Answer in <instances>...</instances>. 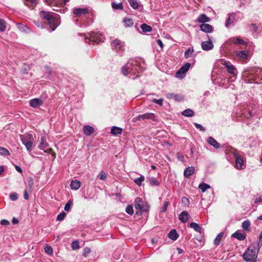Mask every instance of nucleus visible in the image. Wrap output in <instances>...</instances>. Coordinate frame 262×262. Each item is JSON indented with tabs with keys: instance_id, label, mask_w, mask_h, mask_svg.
<instances>
[{
	"instance_id": "41",
	"label": "nucleus",
	"mask_w": 262,
	"mask_h": 262,
	"mask_svg": "<svg viewBox=\"0 0 262 262\" xmlns=\"http://www.w3.org/2000/svg\"><path fill=\"white\" fill-rule=\"evenodd\" d=\"M193 52V48H188L186 51H185L184 53V57L185 58H188V57H193L192 53Z\"/></svg>"
},
{
	"instance_id": "1",
	"label": "nucleus",
	"mask_w": 262,
	"mask_h": 262,
	"mask_svg": "<svg viewBox=\"0 0 262 262\" xmlns=\"http://www.w3.org/2000/svg\"><path fill=\"white\" fill-rule=\"evenodd\" d=\"M141 67L139 62L135 60H129L121 68V72L123 75L127 76L129 74L135 75L139 73Z\"/></svg>"
},
{
	"instance_id": "18",
	"label": "nucleus",
	"mask_w": 262,
	"mask_h": 262,
	"mask_svg": "<svg viewBox=\"0 0 262 262\" xmlns=\"http://www.w3.org/2000/svg\"><path fill=\"white\" fill-rule=\"evenodd\" d=\"M189 215L186 211L181 212L179 215V220L183 223H186L189 219Z\"/></svg>"
},
{
	"instance_id": "23",
	"label": "nucleus",
	"mask_w": 262,
	"mask_h": 262,
	"mask_svg": "<svg viewBox=\"0 0 262 262\" xmlns=\"http://www.w3.org/2000/svg\"><path fill=\"white\" fill-rule=\"evenodd\" d=\"M20 140L23 143L30 141V140L33 141V136L31 134H26L20 136Z\"/></svg>"
},
{
	"instance_id": "36",
	"label": "nucleus",
	"mask_w": 262,
	"mask_h": 262,
	"mask_svg": "<svg viewBox=\"0 0 262 262\" xmlns=\"http://www.w3.org/2000/svg\"><path fill=\"white\" fill-rule=\"evenodd\" d=\"M141 28L144 33L149 32L152 30L151 27L150 26L146 25V24H143L141 25Z\"/></svg>"
},
{
	"instance_id": "13",
	"label": "nucleus",
	"mask_w": 262,
	"mask_h": 262,
	"mask_svg": "<svg viewBox=\"0 0 262 262\" xmlns=\"http://www.w3.org/2000/svg\"><path fill=\"white\" fill-rule=\"evenodd\" d=\"M166 97L168 99H173L176 101H180L183 99L182 96L175 93H167Z\"/></svg>"
},
{
	"instance_id": "2",
	"label": "nucleus",
	"mask_w": 262,
	"mask_h": 262,
	"mask_svg": "<svg viewBox=\"0 0 262 262\" xmlns=\"http://www.w3.org/2000/svg\"><path fill=\"white\" fill-rule=\"evenodd\" d=\"M259 249L255 244L250 245L243 254V257L247 262H255Z\"/></svg>"
},
{
	"instance_id": "61",
	"label": "nucleus",
	"mask_w": 262,
	"mask_h": 262,
	"mask_svg": "<svg viewBox=\"0 0 262 262\" xmlns=\"http://www.w3.org/2000/svg\"><path fill=\"white\" fill-rule=\"evenodd\" d=\"M169 204V203L168 201H165L164 202V205L163 207L162 208V209L161 210V212H165Z\"/></svg>"
},
{
	"instance_id": "50",
	"label": "nucleus",
	"mask_w": 262,
	"mask_h": 262,
	"mask_svg": "<svg viewBox=\"0 0 262 262\" xmlns=\"http://www.w3.org/2000/svg\"><path fill=\"white\" fill-rule=\"evenodd\" d=\"M125 211L127 213L132 215L134 213L133 207L132 205H128L126 207Z\"/></svg>"
},
{
	"instance_id": "6",
	"label": "nucleus",
	"mask_w": 262,
	"mask_h": 262,
	"mask_svg": "<svg viewBox=\"0 0 262 262\" xmlns=\"http://www.w3.org/2000/svg\"><path fill=\"white\" fill-rule=\"evenodd\" d=\"M232 152L235 158L236 167L238 169H242L243 163V158L239 156L237 150L235 149H232Z\"/></svg>"
},
{
	"instance_id": "4",
	"label": "nucleus",
	"mask_w": 262,
	"mask_h": 262,
	"mask_svg": "<svg viewBox=\"0 0 262 262\" xmlns=\"http://www.w3.org/2000/svg\"><path fill=\"white\" fill-rule=\"evenodd\" d=\"M85 37V41L88 43L96 42L99 43L103 41L102 35L98 32H92L88 34H83Z\"/></svg>"
},
{
	"instance_id": "7",
	"label": "nucleus",
	"mask_w": 262,
	"mask_h": 262,
	"mask_svg": "<svg viewBox=\"0 0 262 262\" xmlns=\"http://www.w3.org/2000/svg\"><path fill=\"white\" fill-rule=\"evenodd\" d=\"M223 65L226 68L229 74L233 75V77H235L236 76L237 71L233 64H230L229 61H224L223 63Z\"/></svg>"
},
{
	"instance_id": "56",
	"label": "nucleus",
	"mask_w": 262,
	"mask_h": 262,
	"mask_svg": "<svg viewBox=\"0 0 262 262\" xmlns=\"http://www.w3.org/2000/svg\"><path fill=\"white\" fill-rule=\"evenodd\" d=\"M91 250L89 247H85L83 249V256L86 257L91 252Z\"/></svg>"
},
{
	"instance_id": "3",
	"label": "nucleus",
	"mask_w": 262,
	"mask_h": 262,
	"mask_svg": "<svg viewBox=\"0 0 262 262\" xmlns=\"http://www.w3.org/2000/svg\"><path fill=\"white\" fill-rule=\"evenodd\" d=\"M149 205L144 202L141 198H137L135 200V208L136 209V213L141 215L143 212H147L149 209Z\"/></svg>"
},
{
	"instance_id": "19",
	"label": "nucleus",
	"mask_w": 262,
	"mask_h": 262,
	"mask_svg": "<svg viewBox=\"0 0 262 262\" xmlns=\"http://www.w3.org/2000/svg\"><path fill=\"white\" fill-rule=\"evenodd\" d=\"M189 227L193 228L195 231L200 233V234L203 233L204 229L198 224L192 222L190 224Z\"/></svg>"
},
{
	"instance_id": "12",
	"label": "nucleus",
	"mask_w": 262,
	"mask_h": 262,
	"mask_svg": "<svg viewBox=\"0 0 262 262\" xmlns=\"http://www.w3.org/2000/svg\"><path fill=\"white\" fill-rule=\"evenodd\" d=\"M201 47L203 50L209 51L213 48V45L211 40L209 39L208 41L202 42Z\"/></svg>"
},
{
	"instance_id": "25",
	"label": "nucleus",
	"mask_w": 262,
	"mask_h": 262,
	"mask_svg": "<svg viewBox=\"0 0 262 262\" xmlns=\"http://www.w3.org/2000/svg\"><path fill=\"white\" fill-rule=\"evenodd\" d=\"M194 172V168L192 166L187 167L184 171V176L188 178L190 176L192 175Z\"/></svg>"
},
{
	"instance_id": "34",
	"label": "nucleus",
	"mask_w": 262,
	"mask_h": 262,
	"mask_svg": "<svg viewBox=\"0 0 262 262\" xmlns=\"http://www.w3.org/2000/svg\"><path fill=\"white\" fill-rule=\"evenodd\" d=\"M250 222L249 220H245L242 223V228L245 231H250Z\"/></svg>"
},
{
	"instance_id": "17",
	"label": "nucleus",
	"mask_w": 262,
	"mask_h": 262,
	"mask_svg": "<svg viewBox=\"0 0 262 262\" xmlns=\"http://www.w3.org/2000/svg\"><path fill=\"white\" fill-rule=\"evenodd\" d=\"M43 103V102L41 99L39 98H34L31 99L30 101V105L31 106L35 108L38 106L41 105Z\"/></svg>"
},
{
	"instance_id": "43",
	"label": "nucleus",
	"mask_w": 262,
	"mask_h": 262,
	"mask_svg": "<svg viewBox=\"0 0 262 262\" xmlns=\"http://www.w3.org/2000/svg\"><path fill=\"white\" fill-rule=\"evenodd\" d=\"M73 205V202L70 200L68 201L67 204L64 206V209L66 211L69 212L71 210V207Z\"/></svg>"
},
{
	"instance_id": "54",
	"label": "nucleus",
	"mask_w": 262,
	"mask_h": 262,
	"mask_svg": "<svg viewBox=\"0 0 262 262\" xmlns=\"http://www.w3.org/2000/svg\"><path fill=\"white\" fill-rule=\"evenodd\" d=\"M98 177L101 180H104L106 178V175L105 173L103 170H102L100 172Z\"/></svg>"
},
{
	"instance_id": "29",
	"label": "nucleus",
	"mask_w": 262,
	"mask_h": 262,
	"mask_svg": "<svg viewBox=\"0 0 262 262\" xmlns=\"http://www.w3.org/2000/svg\"><path fill=\"white\" fill-rule=\"evenodd\" d=\"M168 237L173 240L176 241L178 239L179 235L178 234L176 230L172 229L168 233Z\"/></svg>"
},
{
	"instance_id": "55",
	"label": "nucleus",
	"mask_w": 262,
	"mask_h": 262,
	"mask_svg": "<svg viewBox=\"0 0 262 262\" xmlns=\"http://www.w3.org/2000/svg\"><path fill=\"white\" fill-rule=\"evenodd\" d=\"M256 246L258 247V249H260V248L262 246V230L261 232L260 233V235L259 236V241L257 244H255Z\"/></svg>"
},
{
	"instance_id": "16",
	"label": "nucleus",
	"mask_w": 262,
	"mask_h": 262,
	"mask_svg": "<svg viewBox=\"0 0 262 262\" xmlns=\"http://www.w3.org/2000/svg\"><path fill=\"white\" fill-rule=\"evenodd\" d=\"M229 41L231 43L246 45L247 42L238 37L230 38Z\"/></svg>"
},
{
	"instance_id": "30",
	"label": "nucleus",
	"mask_w": 262,
	"mask_h": 262,
	"mask_svg": "<svg viewBox=\"0 0 262 262\" xmlns=\"http://www.w3.org/2000/svg\"><path fill=\"white\" fill-rule=\"evenodd\" d=\"M71 189L77 190L80 187V182L78 180L72 181L70 184Z\"/></svg>"
},
{
	"instance_id": "42",
	"label": "nucleus",
	"mask_w": 262,
	"mask_h": 262,
	"mask_svg": "<svg viewBox=\"0 0 262 262\" xmlns=\"http://www.w3.org/2000/svg\"><path fill=\"white\" fill-rule=\"evenodd\" d=\"M34 185V180L31 177L29 178L28 182V191L31 192Z\"/></svg>"
},
{
	"instance_id": "60",
	"label": "nucleus",
	"mask_w": 262,
	"mask_h": 262,
	"mask_svg": "<svg viewBox=\"0 0 262 262\" xmlns=\"http://www.w3.org/2000/svg\"><path fill=\"white\" fill-rule=\"evenodd\" d=\"M10 199L13 201H16L18 199L17 194L15 193L10 194Z\"/></svg>"
},
{
	"instance_id": "14",
	"label": "nucleus",
	"mask_w": 262,
	"mask_h": 262,
	"mask_svg": "<svg viewBox=\"0 0 262 262\" xmlns=\"http://www.w3.org/2000/svg\"><path fill=\"white\" fill-rule=\"evenodd\" d=\"M190 63L187 62L185 63L182 67L177 72V75L185 74V73L189 70L190 67Z\"/></svg>"
},
{
	"instance_id": "27",
	"label": "nucleus",
	"mask_w": 262,
	"mask_h": 262,
	"mask_svg": "<svg viewBox=\"0 0 262 262\" xmlns=\"http://www.w3.org/2000/svg\"><path fill=\"white\" fill-rule=\"evenodd\" d=\"M123 132V129L121 127L114 126L111 129V133L114 136H118L121 135Z\"/></svg>"
},
{
	"instance_id": "11",
	"label": "nucleus",
	"mask_w": 262,
	"mask_h": 262,
	"mask_svg": "<svg viewBox=\"0 0 262 262\" xmlns=\"http://www.w3.org/2000/svg\"><path fill=\"white\" fill-rule=\"evenodd\" d=\"M155 115L154 114L147 113L137 116L134 118V120L135 121H137L145 119H153Z\"/></svg>"
},
{
	"instance_id": "52",
	"label": "nucleus",
	"mask_w": 262,
	"mask_h": 262,
	"mask_svg": "<svg viewBox=\"0 0 262 262\" xmlns=\"http://www.w3.org/2000/svg\"><path fill=\"white\" fill-rule=\"evenodd\" d=\"M149 183L152 186H158L159 184L158 181L155 180V179L153 177L149 178Z\"/></svg>"
},
{
	"instance_id": "63",
	"label": "nucleus",
	"mask_w": 262,
	"mask_h": 262,
	"mask_svg": "<svg viewBox=\"0 0 262 262\" xmlns=\"http://www.w3.org/2000/svg\"><path fill=\"white\" fill-rule=\"evenodd\" d=\"M24 198L26 200H29V194L28 193V190H25L24 191Z\"/></svg>"
},
{
	"instance_id": "5",
	"label": "nucleus",
	"mask_w": 262,
	"mask_h": 262,
	"mask_svg": "<svg viewBox=\"0 0 262 262\" xmlns=\"http://www.w3.org/2000/svg\"><path fill=\"white\" fill-rule=\"evenodd\" d=\"M39 16L41 18L47 20L51 27L53 26L52 30H54L57 27V24L55 21H57V20L54 17L52 13L41 11L39 13Z\"/></svg>"
},
{
	"instance_id": "33",
	"label": "nucleus",
	"mask_w": 262,
	"mask_h": 262,
	"mask_svg": "<svg viewBox=\"0 0 262 262\" xmlns=\"http://www.w3.org/2000/svg\"><path fill=\"white\" fill-rule=\"evenodd\" d=\"M182 115L188 117H192L194 115V112L191 109L188 108L183 111Z\"/></svg>"
},
{
	"instance_id": "8",
	"label": "nucleus",
	"mask_w": 262,
	"mask_h": 262,
	"mask_svg": "<svg viewBox=\"0 0 262 262\" xmlns=\"http://www.w3.org/2000/svg\"><path fill=\"white\" fill-rule=\"evenodd\" d=\"M124 43L121 40L116 39L112 41L111 46L113 50H115L117 52L123 50Z\"/></svg>"
},
{
	"instance_id": "44",
	"label": "nucleus",
	"mask_w": 262,
	"mask_h": 262,
	"mask_svg": "<svg viewBox=\"0 0 262 262\" xmlns=\"http://www.w3.org/2000/svg\"><path fill=\"white\" fill-rule=\"evenodd\" d=\"M145 180L144 177L141 176L139 178L136 179L134 181L135 183L138 186H141L142 183Z\"/></svg>"
},
{
	"instance_id": "22",
	"label": "nucleus",
	"mask_w": 262,
	"mask_h": 262,
	"mask_svg": "<svg viewBox=\"0 0 262 262\" xmlns=\"http://www.w3.org/2000/svg\"><path fill=\"white\" fill-rule=\"evenodd\" d=\"M210 20V18L205 14H200L197 18V21L202 24H205V23L209 22Z\"/></svg>"
},
{
	"instance_id": "53",
	"label": "nucleus",
	"mask_w": 262,
	"mask_h": 262,
	"mask_svg": "<svg viewBox=\"0 0 262 262\" xmlns=\"http://www.w3.org/2000/svg\"><path fill=\"white\" fill-rule=\"evenodd\" d=\"M93 22V19H92L90 23L87 21V22H83V24L81 23H77V25L80 28L84 27H87L91 25Z\"/></svg>"
},
{
	"instance_id": "10",
	"label": "nucleus",
	"mask_w": 262,
	"mask_h": 262,
	"mask_svg": "<svg viewBox=\"0 0 262 262\" xmlns=\"http://www.w3.org/2000/svg\"><path fill=\"white\" fill-rule=\"evenodd\" d=\"M38 148L41 150H45L48 147V143L47 142L46 138L44 136H41L38 139Z\"/></svg>"
},
{
	"instance_id": "46",
	"label": "nucleus",
	"mask_w": 262,
	"mask_h": 262,
	"mask_svg": "<svg viewBox=\"0 0 262 262\" xmlns=\"http://www.w3.org/2000/svg\"><path fill=\"white\" fill-rule=\"evenodd\" d=\"M33 141L30 140V141H27V142L23 143L26 146L28 151H30L31 150L33 144Z\"/></svg>"
},
{
	"instance_id": "58",
	"label": "nucleus",
	"mask_w": 262,
	"mask_h": 262,
	"mask_svg": "<svg viewBox=\"0 0 262 262\" xmlns=\"http://www.w3.org/2000/svg\"><path fill=\"white\" fill-rule=\"evenodd\" d=\"M72 247L74 250H76L79 248V243L77 241H74L72 243Z\"/></svg>"
},
{
	"instance_id": "26",
	"label": "nucleus",
	"mask_w": 262,
	"mask_h": 262,
	"mask_svg": "<svg viewBox=\"0 0 262 262\" xmlns=\"http://www.w3.org/2000/svg\"><path fill=\"white\" fill-rule=\"evenodd\" d=\"M83 130L84 134L86 136H90L94 132V129L93 127L89 125H86L84 126L83 128Z\"/></svg>"
},
{
	"instance_id": "40",
	"label": "nucleus",
	"mask_w": 262,
	"mask_h": 262,
	"mask_svg": "<svg viewBox=\"0 0 262 262\" xmlns=\"http://www.w3.org/2000/svg\"><path fill=\"white\" fill-rule=\"evenodd\" d=\"M123 21L125 27H130L134 25V22L132 18H125L124 19Z\"/></svg>"
},
{
	"instance_id": "64",
	"label": "nucleus",
	"mask_w": 262,
	"mask_h": 262,
	"mask_svg": "<svg viewBox=\"0 0 262 262\" xmlns=\"http://www.w3.org/2000/svg\"><path fill=\"white\" fill-rule=\"evenodd\" d=\"M261 202H262V196L261 195L259 196L254 201V203L255 204H257V203H260Z\"/></svg>"
},
{
	"instance_id": "9",
	"label": "nucleus",
	"mask_w": 262,
	"mask_h": 262,
	"mask_svg": "<svg viewBox=\"0 0 262 262\" xmlns=\"http://www.w3.org/2000/svg\"><path fill=\"white\" fill-rule=\"evenodd\" d=\"M89 9L88 8H75L73 10V13L76 16H80L82 15L89 14Z\"/></svg>"
},
{
	"instance_id": "21",
	"label": "nucleus",
	"mask_w": 262,
	"mask_h": 262,
	"mask_svg": "<svg viewBox=\"0 0 262 262\" xmlns=\"http://www.w3.org/2000/svg\"><path fill=\"white\" fill-rule=\"evenodd\" d=\"M235 54L239 58L242 59H245L247 58L249 55V52L247 50L237 51L235 52Z\"/></svg>"
},
{
	"instance_id": "24",
	"label": "nucleus",
	"mask_w": 262,
	"mask_h": 262,
	"mask_svg": "<svg viewBox=\"0 0 262 262\" xmlns=\"http://www.w3.org/2000/svg\"><path fill=\"white\" fill-rule=\"evenodd\" d=\"M235 14L234 13H229L228 14V18L225 22V26L229 27V25L233 24L235 19Z\"/></svg>"
},
{
	"instance_id": "31",
	"label": "nucleus",
	"mask_w": 262,
	"mask_h": 262,
	"mask_svg": "<svg viewBox=\"0 0 262 262\" xmlns=\"http://www.w3.org/2000/svg\"><path fill=\"white\" fill-rule=\"evenodd\" d=\"M232 236L240 241H243L246 238L245 235L238 231H236L235 233L232 234Z\"/></svg>"
},
{
	"instance_id": "32",
	"label": "nucleus",
	"mask_w": 262,
	"mask_h": 262,
	"mask_svg": "<svg viewBox=\"0 0 262 262\" xmlns=\"http://www.w3.org/2000/svg\"><path fill=\"white\" fill-rule=\"evenodd\" d=\"M18 29L22 31L25 32H29L30 29L26 26L20 23H17L16 24Z\"/></svg>"
},
{
	"instance_id": "38",
	"label": "nucleus",
	"mask_w": 262,
	"mask_h": 262,
	"mask_svg": "<svg viewBox=\"0 0 262 262\" xmlns=\"http://www.w3.org/2000/svg\"><path fill=\"white\" fill-rule=\"evenodd\" d=\"M223 233L221 232L219 234H218V235L216 236V237H215V238L214 240V245H215V246L219 245V244L221 242V241L222 240V239L223 238Z\"/></svg>"
},
{
	"instance_id": "20",
	"label": "nucleus",
	"mask_w": 262,
	"mask_h": 262,
	"mask_svg": "<svg viewBox=\"0 0 262 262\" xmlns=\"http://www.w3.org/2000/svg\"><path fill=\"white\" fill-rule=\"evenodd\" d=\"M208 143L216 149L221 147L220 144L212 137H209L207 139Z\"/></svg>"
},
{
	"instance_id": "37",
	"label": "nucleus",
	"mask_w": 262,
	"mask_h": 262,
	"mask_svg": "<svg viewBox=\"0 0 262 262\" xmlns=\"http://www.w3.org/2000/svg\"><path fill=\"white\" fill-rule=\"evenodd\" d=\"M199 188L201 190V191L203 192H204L205 191H206L208 189L210 188V186L209 184H207L205 183H202L199 184Z\"/></svg>"
},
{
	"instance_id": "49",
	"label": "nucleus",
	"mask_w": 262,
	"mask_h": 262,
	"mask_svg": "<svg viewBox=\"0 0 262 262\" xmlns=\"http://www.w3.org/2000/svg\"><path fill=\"white\" fill-rule=\"evenodd\" d=\"M45 251L47 254L48 255H51L53 254V249L50 246H46L45 247Z\"/></svg>"
},
{
	"instance_id": "47",
	"label": "nucleus",
	"mask_w": 262,
	"mask_h": 262,
	"mask_svg": "<svg viewBox=\"0 0 262 262\" xmlns=\"http://www.w3.org/2000/svg\"><path fill=\"white\" fill-rule=\"evenodd\" d=\"M0 155L3 156H8L10 155V152L5 148L3 147H0Z\"/></svg>"
},
{
	"instance_id": "59",
	"label": "nucleus",
	"mask_w": 262,
	"mask_h": 262,
	"mask_svg": "<svg viewBox=\"0 0 262 262\" xmlns=\"http://www.w3.org/2000/svg\"><path fill=\"white\" fill-rule=\"evenodd\" d=\"M194 125L197 129H199L201 131H202V132L205 131V127H204L201 124H200L197 123H194Z\"/></svg>"
},
{
	"instance_id": "45",
	"label": "nucleus",
	"mask_w": 262,
	"mask_h": 262,
	"mask_svg": "<svg viewBox=\"0 0 262 262\" xmlns=\"http://www.w3.org/2000/svg\"><path fill=\"white\" fill-rule=\"evenodd\" d=\"M244 117L247 119H249L251 117L254 116V113L252 111L248 110L247 111L244 113Z\"/></svg>"
},
{
	"instance_id": "39",
	"label": "nucleus",
	"mask_w": 262,
	"mask_h": 262,
	"mask_svg": "<svg viewBox=\"0 0 262 262\" xmlns=\"http://www.w3.org/2000/svg\"><path fill=\"white\" fill-rule=\"evenodd\" d=\"M112 7L113 9L116 10H122L123 9V5L121 3H117L115 2L112 3Z\"/></svg>"
},
{
	"instance_id": "15",
	"label": "nucleus",
	"mask_w": 262,
	"mask_h": 262,
	"mask_svg": "<svg viewBox=\"0 0 262 262\" xmlns=\"http://www.w3.org/2000/svg\"><path fill=\"white\" fill-rule=\"evenodd\" d=\"M200 28L202 31L207 33H211L213 30L212 27L208 24H202L200 26Z\"/></svg>"
},
{
	"instance_id": "28",
	"label": "nucleus",
	"mask_w": 262,
	"mask_h": 262,
	"mask_svg": "<svg viewBox=\"0 0 262 262\" xmlns=\"http://www.w3.org/2000/svg\"><path fill=\"white\" fill-rule=\"evenodd\" d=\"M25 4L31 9L35 8L37 4V0H27L24 1Z\"/></svg>"
},
{
	"instance_id": "62",
	"label": "nucleus",
	"mask_w": 262,
	"mask_h": 262,
	"mask_svg": "<svg viewBox=\"0 0 262 262\" xmlns=\"http://www.w3.org/2000/svg\"><path fill=\"white\" fill-rule=\"evenodd\" d=\"M1 224L3 226H8L10 225V222L7 220H2L1 221Z\"/></svg>"
},
{
	"instance_id": "35",
	"label": "nucleus",
	"mask_w": 262,
	"mask_h": 262,
	"mask_svg": "<svg viewBox=\"0 0 262 262\" xmlns=\"http://www.w3.org/2000/svg\"><path fill=\"white\" fill-rule=\"evenodd\" d=\"M130 6L134 9H138L139 8V2L138 0H128Z\"/></svg>"
},
{
	"instance_id": "48",
	"label": "nucleus",
	"mask_w": 262,
	"mask_h": 262,
	"mask_svg": "<svg viewBox=\"0 0 262 262\" xmlns=\"http://www.w3.org/2000/svg\"><path fill=\"white\" fill-rule=\"evenodd\" d=\"M67 215V214L66 212H62L61 213H60V214H59L57 216V218H56V220L58 221H63L64 218L66 217Z\"/></svg>"
},
{
	"instance_id": "57",
	"label": "nucleus",
	"mask_w": 262,
	"mask_h": 262,
	"mask_svg": "<svg viewBox=\"0 0 262 262\" xmlns=\"http://www.w3.org/2000/svg\"><path fill=\"white\" fill-rule=\"evenodd\" d=\"M152 102L157 104H159L160 106H162L163 105V99H157L154 98L152 99Z\"/></svg>"
},
{
	"instance_id": "51",
	"label": "nucleus",
	"mask_w": 262,
	"mask_h": 262,
	"mask_svg": "<svg viewBox=\"0 0 262 262\" xmlns=\"http://www.w3.org/2000/svg\"><path fill=\"white\" fill-rule=\"evenodd\" d=\"M6 29V25L5 21L0 18V32H3Z\"/></svg>"
}]
</instances>
